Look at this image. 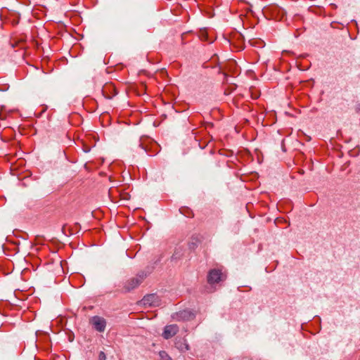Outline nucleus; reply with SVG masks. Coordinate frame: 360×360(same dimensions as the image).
Segmentation results:
<instances>
[{
    "label": "nucleus",
    "mask_w": 360,
    "mask_h": 360,
    "mask_svg": "<svg viewBox=\"0 0 360 360\" xmlns=\"http://www.w3.org/2000/svg\"><path fill=\"white\" fill-rule=\"evenodd\" d=\"M146 275L142 274L127 280L124 284V291L130 292L137 288L142 283Z\"/></svg>",
    "instance_id": "f257e3e1"
},
{
    "label": "nucleus",
    "mask_w": 360,
    "mask_h": 360,
    "mask_svg": "<svg viewBox=\"0 0 360 360\" xmlns=\"http://www.w3.org/2000/svg\"><path fill=\"white\" fill-rule=\"evenodd\" d=\"M226 278V276L223 274L221 269H211L207 275V282L211 284L218 283Z\"/></svg>",
    "instance_id": "f03ea898"
},
{
    "label": "nucleus",
    "mask_w": 360,
    "mask_h": 360,
    "mask_svg": "<svg viewBox=\"0 0 360 360\" xmlns=\"http://www.w3.org/2000/svg\"><path fill=\"white\" fill-rule=\"evenodd\" d=\"M141 302L143 304L148 307H158L160 305V297L156 294H150L144 296Z\"/></svg>",
    "instance_id": "7ed1b4c3"
},
{
    "label": "nucleus",
    "mask_w": 360,
    "mask_h": 360,
    "mask_svg": "<svg viewBox=\"0 0 360 360\" xmlns=\"http://www.w3.org/2000/svg\"><path fill=\"white\" fill-rule=\"evenodd\" d=\"M102 94L105 98L111 99L117 93L113 84L107 83L102 88Z\"/></svg>",
    "instance_id": "20e7f679"
},
{
    "label": "nucleus",
    "mask_w": 360,
    "mask_h": 360,
    "mask_svg": "<svg viewBox=\"0 0 360 360\" xmlns=\"http://www.w3.org/2000/svg\"><path fill=\"white\" fill-rule=\"evenodd\" d=\"M179 331V327L176 324L166 326L162 333V337L168 340L174 336Z\"/></svg>",
    "instance_id": "39448f33"
},
{
    "label": "nucleus",
    "mask_w": 360,
    "mask_h": 360,
    "mask_svg": "<svg viewBox=\"0 0 360 360\" xmlns=\"http://www.w3.org/2000/svg\"><path fill=\"white\" fill-rule=\"evenodd\" d=\"M194 317L195 315L191 311L186 309L176 313L173 318L176 321H188Z\"/></svg>",
    "instance_id": "423d86ee"
},
{
    "label": "nucleus",
    "mask_w": 360,
    "mask_h": 360,
    "mask_svg": "<svg viewBox=\"0 0 360 360\" xmlns=\"http://www.w3.org/2000/svg\"><path fill=\"white\" fill-rule=\"evenodd\" d=\"M91 323L98 332H103L105 329L106 322L103 318L94 316L91 319Z\"/></svg>",
    "instance_id": "0eeeda50"
},
{
    "label": "nucleus",
    "mask_w": 360,
    "mask_h": 360,
    "mask_svg": "<svg viewBox=\"0 0 360 360\" xmlns=\"http://www.w3.org/2000/svg\"><path fill=\"white\" fill-rule=\"evenodd\" d=\"M175 346L181 352H185L189 349V345L184 338L176 340Z\"/></svg>",
    "instance_id": "6e6552de"
},
{
    "label": "nucleus",
    "mask_w": 360,
    "mask_h": 360,
    "mask_svg": "<svg viewBox=\"0 0 360 360\" xmlns=\"http://www.w3.org/2000/svg\"><path fill=\"white\" fill-rule=\"evenodd\" d=\"M159 355L161 360H172V358L165 351H160Z\"/></svg>",
    "instance_id": "1a4fd4ad"
},
{
    "label": "nucleus",
    "mask_w": 360,
    "mask_h": 360,
    "mask_svg": "<svg viewBox=\"0 0 360 360\" xmlns=\"http://www.w3.org/2000/svg\"><path fill=\"white\" fill-rule=\"evenodd\" d=\"M106 356L103 352H100L98 354V360H105Z\"/></svg>",
    "instance_id": "9d476101"
}]
</instances>
